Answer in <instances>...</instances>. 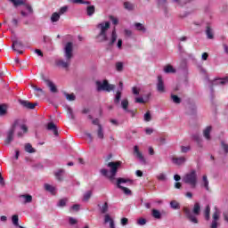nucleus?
<instances>
[{"label":"nucleus","mask_w":228,"mask_h":228,"mask_svg":"<svg viewBox=\"0 0 228 228\" xmlns=\"http://www.w3.org/2000/svg\"><path fill=\"white\" fill-rule=\"evenodd\" d=\"M108 168H110V170H108L107 168H102L100 170L102 175H103V177H107V179H109V181H110V183L112 184H115L117 188H122V184H127V183L129 184H133V183H134V181L131 178H126V177H118L117 178V174H118V169L122 168V161L120 160H116V161H111L109 162L107 164Z\"/></svg>","instance_id":"nucleus-1"},{"label":"nucleus","mask_w":228,"mask_h":228,"mask_svg":"<svg viewBox=\"0 0 228 228\" xmlns=\"http://www.w3.org/2000/svg\"><path fill=\"white\" fill-rule=\"evenodd\" d=\"M206 79L208 83V86L210 90V102L212 104H215V88L213 86H215V85H227L228 77H225L223 78L216 77L214 80H210L209 77H207Z\"/></svg>","instance_id":"nucleus-2"},{"label":"nucleus","mask_w":228,"mask_h":228,"mask_svg":"<svg viewBox=\"0 0 228 228\" xmlns=\"http://www.w3.org/2000/svg\"><path fill=\"white\" fill-rule=\"evenodd\" d=\"M186 218L191 222V224H199V218L200 215V203L196 202L192 208V211L189 208H185L184 210Z\"/></svg>","instance_id":"nucleus-3"},{"label":"nucleus","mask_w":228,"mask_h":228,"mask_svg":"<svg viewBox=\"0 0 228 228\" xmlns=\"http://www.w3.org/2000/svg\"><path fill=\"white\" fill-rule=\"evenodd\" d=\"M96 28L98 29H101L100 33L98 34V36L96 37V38H102L101 42H108V40H110V38L108 37V29H110V28H111V22H110L109 20L107 21H102L101 23H99Z\"/></svg>","instance_id":"nucleus-4"},{"label":"nucleus","mask_w":228,"mask_h":228,"mask_svg":"<svg viewBox=\"0 0 228 228\" xmlns=\"http://www.w3.org/2000/svg\"><path fill=\"white\" fill-rule=\"evenodd\" d=\"M183 183L185 184H190L191 188H197V183H199V178L197 176V171L195 169L191 170L183 177Z\"/></svg>","instance_id":"nucleus-5"},{"label":"nucleus","mask_w":228,"mask_h":228,"mask_svg":"<svg viewBox=\"0 0 228 228\" xmlns=\"http://www.w3.org/2000/svg\"><path fill=\"white\" fill-rule=\"evenodd\" d=\"M97 92H113L115 90V86L110 84L108 80H97L95 82Z\"/></svg>","instance_id":"nucleus-6"},{"label":"nucleus","mask_w":228,"mask_h":228,"mask_svg":"<svg viewBox=\"0 0 228 228\" xmlns=\"http://www.w3.org/2000/svg\"><path fill=\"white\" fill-rule=\"evenodd\" d=\"M74 56V43L69 41L64 46V58L67 61H70Z\"/></svg>","instance_id":"nucleus-7"},{"label":"nucleus","mask_w":228,"mask_h":228,"mask_svg":"<svg viewBox=\"0 0 228 228\" xmlns=\"http://www.w3.org/2000/svg\"><path fill=\"white\" fill-rule=\"evenodd\" d=\"M12 45H11V48L15 53H18V54H24V51L19 50V49H24V44H22L19 39H17V37H14L12 38Z\"/></svg>","instance_id":"nucleus-8"},{"label":"nucleus","mask_w":228,"mask_h":228,"mask_svg":"<svg viewBox=\"0 0 228 228\" xmlns=\"http://www.w3.org/2000/svg\"><path fill=\"white\" fill-rule=\"evenodd\" d=\"M9 3L13 4L14 8H19V6H25L27 8L28 13H33V7L29 5V4L26 3V0H8Z\"/></svg>","instance_id":"nucleus-9"},{"label":"nucleus","mask_w":228,"mask_h":228,"mask_svg":"<svg viewBox=\"0 0 228 228\" xmlns=\"http://www.w3.org/2000/svg\"><path fill=\"white\" fill-rule=\"evenodd\" d=\"M186 104L188 106V115L195 117V115H197V104L195 103V101H193L192 99H187Z\"/></svg>","instance_id":"nucleus-10"},{"label":"nucleus","mask_w":228,"mask_h":228,"mask_svg":"<svg viewBox=\"0 0 228 228\" xmlns=\"http://www.w3.org/2000/svg\"><path fill=\"white\" fill-rule=\"evenodd\" d=\"M19 124L18 120L14 121V124L12 126L11 129L7 132V137L4 141L6 145H10L13 142V134H15V126Z\"/></svg>","instance_id":"nucleus-11"},{"label":"nucleus","mask_w":228,"mask_h":228,"mask_svg":"<svg viewBox=\"0 0 228 228\" xmlns=\"http://www.w3.org/2000/svg\"><path fill=\"white\" fill-rule=\"evenodd\" d=\"M19 104L22 106V108H25V110H35L37 106H38V102L32 103L31 102L28 100H18Z\"/></svg>","instance_id":"nucleus-12"},{"label":"nucleus","mask_w":228,"mask_h":228,"mask_svg":"<svg viewBox=\"0 0 228 228\" xmlns=\"http://www.w3.org/2000/svg\"><path fill=\"white\" fill-rule=\"evenodd\" d=\"M122 90H124V83L119 82L118 90L114 95V103L120 104L122 99Z\"/></svg>","instance_id":"nucleus-13"},{"label":"nucleus","mask_w":228,"mask_h":228,"mask_svg":"<svg viewBox=\"0 0 228 228\" xmlns=\"http://www.w3.org/2000/svg\"><path fill=\"white\" fill-rule=\"evenodd\" d=\"M134 154H136L135 156L140 163H142V165H147V159H145V157L143 156L142 151H140V148L138 147V145L134 146Z\"/></svg>","instance_id":"nucleus-14"},{"label":"nucleus","mask_w":228,"mask_h":228,"mask_svg":"<svg viewBox=\"0 0 228 228\" xmlns=\"http://www.w3.org/2000/svg\"><path fill=\"white\" fill-rule=\"evenodd\" d=\"M46 129L47 131H53V135L58 138L60 136V133L58 132V126L54 124V122L50 121L46 124Z\"/></svg>","instance_id":"nucleus-15"},{"label":"nucleus","mask_w":228,"mask_h":228,"mask_svg":"<svg viewBox=\"0 0 228 228\" xmlns=\"http://www.w3.org/2000/svg\"><path fill=\"white\" fill-rule=\"evenodd\" d=\"M43 81L45 83L48 88H50V92L52 94L58 93V87L53 84V81H51L49 78H45V77H43Z\"/></svg>","instance_id":"nucleus-16"},{"label":"nucleus","mask_w":228,"mask_h":228,"mask_svg":"<svg viewBox=\"0 0 228 228\" xmlns=\"http://www.w3.org/2000/svg\"><path fill=\"white\" fill-rule=\"evenodd\" d=\"M157 92H159L160 94L165 93V81L163 80V77L161 75L158 76Z\"/></svg>","instance_id":"nucleus-17"},{"label":"nucleus","mask_w":228,"mask_h":228,"mask_svg":"<svg viewBox=\"0 0 228 228\" xmlns=\"http://www.w3.org/2000/svg\"><path fill=\"white\" fill-rule=\"evenodd\" d=\"M172 163L174 165H176L177 167H181L182 165H184L186 163V158L185 157H179V158H172L171 159Z\"/></svg>","instance_id":"nucleus-18"},{"label":"nucleus","mask_w":228,"mask_h":228,"mask_svg":"<svg viewBox=\"0 0 228 228\" xmlns=\"http://www.w3.org/2000/svg\"><path fill=\"white\" fill-rule=\"evenodd\" d=\"M191 140H193V142H195L198 145V147H200V149H202V147H204V144H202V138L200 137V134H193L191 135Z\"/></svg>","instance_id":"nucleus-19"},{"label":"nucleus","mask_w":228,"mask_h":228,"mask_svg":"<svg viewBox=\"0 0 228 228\" xmlns=\"http://www.w3.org/2000/svg\"><path fill=\"white\" fill-rule=\"evenodd\" d=\"M157 4L159 8H162L166 15L167 13H168V9L167 7V0H157Z\"/></svg>","instance_id":"nucleus-20"},{"label":"nucleus","mask_w":228,"mask_h":228,"mask_svg":"<svg viewBox=\"0 0 228 228\" xmlns=\"http://www.w3.org/2000/svg\"><path fill=\"white\" fill-rule=\"evenodd\" d=\"M117 30L113 29L111 32V36H110V40L108 44V47H113V45H115V42H117Z\"/></svg>","instance_id":"nucleus-21"},{"label":"nucleus","mask_w":228,"mask_h":228,"mask_svg":"<svg viewBox=\"0 0 228 228\" xmlns=\"http://www.w3.org/2000/svg\"><path fill=\"white\" fill-rule=\"evenodd\" d=\"M170 99L173 104H181L183 102V98L179 97V95L171 93Z\"/></svg>","instance_id":"nucleus-22"},{"label":"nucleus","mask_w":228,"mask_h":228,"mask_svg":"<svg viewBox=\"0 0 228 228\" xmlns=\"http://www.w3.org/2000/svg\"><path fill=\"white\" fill-rule=\"evenodd\" d=\"M44 188L45 191H48L51 195H56V188L50 183H45Z\"/></svg>","instance_id":"nucleus-23"},{"label":"nucleus","mask_w":228,"mask_h":228,"mask_svg":"<svg viewBox=\"0 0 228 228\" xmlns=\"http://www.w3.org/2000/svg\"><path fill=\"white\" fill-rule=\"evenodd\" d=\"M98 208H99L100 213H102V215H106V213L110 209V206L108 204V201H105L102 206H101V204H98Z\"/></svg>","instance_id":"nucleus-24"},{"label":"nucleus","mask_w":228,"mask_h":228,"mask_svg":"<svg viewBox=\"0 0 228 228\" xmlns=\"http://www.w3.org/2000/svg\"><path fill=\"white\" fill-rule=\"evenodd\" d=\"M151 216L153 218H155L156 220H161V218H163V214H161V211H159L156 208H153L151 210Z\"/></svg>","instance_id":"nucleus-25"},{"label":"nucleus","mask_w":228,"mask_h":228,"mask_svg":"<svg viewBox=\"0 0 228 228\" xmlns=\"http://www.w3.org/2000/svg\"><path fill=\"white\" fill-rule=\"evenodd\" d=\"M212 129H213V126H208L203 131V135L206 138V140H211V131H212Z\"/></svg>","instance_id":"nucleus-26"},{"label":"nucleus","mask_w":228,"mask_h":228,"mask_svg":"<svg viewBox=\"0 0 228 228\" xmlns=\"http://www.w3.org/2000/svg\"><path fill=\"white\" fill-rule=\"evenodd\" d=\"M67 202H69V199L62 198L59 200V201L56 204V207L60 208L61 209H63V208L67 207Z\"/></svg>","instance_id":"nucleus-27"},{"label":"nucleus","mask_w":228,"mask_h":228,"mask_svg":"<svg viewBox=\"0 0 228 228\" xmlns=\"http://www.w3.org/2000/svg\"><path fill=\"white\" fill-rule=\"evenodd\" d=\"M165 74H175L177 72V69L174 68V66L168 64L164 68Z\"/></svg>","instance_id":"nucleus-28"},{"label":"nucleus","mask_w":228,"mask_h":228,"mask_svg":"<svg viewBox=\"0 0 228 228\" xmlns=\"http://www.w3.org/2000/svg\"><path fill=\"white\" fill-rule=\"evenodd\" d=\"M205 33L208 40H213V38H215V33H213V28L210 27H207Z\"/></svg>","instance_id":"nucleus-29"},{"label":"nucleus","mask_w":228,"mask_h":228,"mask_svg":"<svg viewBox=\"0 0 228 228\" xmlns=\"http://www.w3.org/2000/svg\"><path fill=\"white\" fill-rule=\"evenodd\" d=\"M134 27L135 28L136 31H142V33H147V28H145V26H143V24L140 22H135L134 24Z\"/></svg>","instance_id":"nucleus-30"},{"label":"nucleus","mask_w":228,"mask_h":228,"mask_svg":"<svg viewBox=\"0 0 228 228\" xmlns=\"http://www.w3.org/2000/svg\"><path fill=\"white\" fill-rule=\"evenodd\" d=\"M210 215H211V207H209V205H207L204 211V216L207 222H209L211 218Z\"/></svg>","instance_id":"nucleus-31"},{"label":"nucleus","mask_w":228,"mask_h":228,"mask_svg":"<svg viewBox=\"0 0 228 228\" xmlns=\"http://www.w3.org/2000/svg\"><path fill=\"white\" fill-rule=\"evenodd\" d=\"M88 6L86 9V15L88 17H92V15H94V13H95V5H90L87 4Z\"/></svg>","instance_id":"nucleus-32"},{"label":"nucleus","mask_w":228,"mask_h":228,"mask_svg":"<svg viewBox=\"0 0 228 228\" xmlns=\"http://www.w3.org/2000/svg\"><path fill=\"white\" fill-rule=\"evenodd\" d=\"M94 194V191H87L84 193L83 195V202H88V200H90V199H92V195Z\"/></svg>","instance_id":"nucleus-33"},{"label":"nucleus","mask_w":228,"mask_h":228,"mask_svg":"<svg viewBox=\"0 0 228 228\" xmlns=\"http://www.w3.org/2000/svg\"><path fill=\"white\" fill-rule=\"evenodd\" d=\"M66 110H67L69 118H70L71 120H75L76 116L74 115V110L71 109V107L69 105H66Z\"/></svg>","instance_id":"nucleus-34"},{"label":"nucleus","mask_w":228,"mask_h":228,"mask_svg":"<svg viewBox=\"0 0 228 228\" xmlns=\"http://www.w3.org/2000/svg\"><path fill=\"white\" fill-rule=\"evenodd\" d=\"M55 65L57 67H61L62 69H69V61H65L63 60H59L58 61H56Z\"/></svg>","instance_id":"nucleus-35"},{"label":"nucleus","mask_w":228,"mask_h":228,"mask_svg":"<svg viewBox=\"0 0 228 228\" xmlns=\"http://www.w3.org/2000/svg\"><path fill=\"white\" fill-rule=\"evenodd\" d=\"M202 183H203V188H205L207 191H209V180H208V175H204L202 176Z\"/></svg>","instance_id":"nucleus-36"},{"label":"nucleus","mask_w":228,"mask_h":228,"mask_svg":"<svg viewBox=\"0 0 228 228\" xmlns=\"http://www.w3.org/2000/svg\"><path fill=\"white\" fill-rule=\"evenodd\" d=\"M63 174H65V169H59L58 171H56L54 173V175H55L57 181H60V182L63 181V178L61 177L63 175Z\"/></svg>","instance_id":"nucleus-37"},{"label":"nucleus","mask_w":228,"mask_h":228,"mask_svg":"<svg viewBox=\"0 0 228 228\" xmlns=\"http://www.w3.org/2000/svg\"><path fill=\"white\" fill-rule=\"evenodd\" d=\"M20 197H22V199H24L23 203L25 204H30V202H33V196H31L30 194H23Z\"/></svg>","instance_id":"nucleus-38"},{"label":"nucleus","mask_w":228,"mask_h":228,"mask_svg":"<svg viewBox=\"0 0 228 228\" xmlns=\"http://www.w3.org/2000/svg\"><path fill=\"white\" fill-rule=\"evenodd\" d=\"M182 72L185 77V81H188V65H186L185 61L182 64Z\"/></svg>","instance_id":"nucleus-39"},{"label":"nucleus","mask_w":228,"mask_h":228,"mask_svg":"<svg viewBox=\"0 0 228 228\" xmlns=\"http://www.w3.org/2000/svg\"><path fill=\"white\" fill-rule=\"evenodd\" d=\"M123 6L125 10H127V12H133V10H134V4L131 2H124Z\"/></svg>","instance_id":"nucleus-40"},{"label":"nucleus","mask_w":228,"mask_h":228,"mask_svg":"<svg viewBox=\"0 0 228 228\" xmlns=\"http://www.w3.org/2000/svg\"><path fill=\"white\" fill-rule=\"evenodd\" d=\"M25 151L28 152V154H33V153L37 152V150H35V148H33L31 143L28 142V143L25 144Z\"/></svg>","instance_id":"nucleus-41"},{"label":"nucleus","mask_w":228,"mask_h":228,"mask_svg":"<svg viewBox=\"0 0 228 228\" xmlns=\"http://www.w3.org/2000/svg\"><path fill=\"white\" fill-rule=\"evenodd\" d=\"M169 206L171 208V209H181V204H179V202L175 201V200H171L169 203Z\"/></svg>","instance_id":"nucleus-42"},{"label":"nucleus","mask_w":228,"mask_h":228,"mask_svg":"<svg viewBox=\"0 0 228 228\" xmlns=\"http://www.w3.org/2000/svg\"><path fill=\"white\" fill-rule=\"evenodd\" d=\"M8 113V107L6 104H0V117H4Z\"/></svg>","instance_id":"nucleus-43"},{"label":"nucleus","mask_w":228,"mask_h":228,"mask_svg":"<svg viewBox=\"0 0 228 228\" xmlns=\"http://www.w3.org/2000/svg\"><path fill=\"white\" fill-rule=\"evenodd\" d=\"M97 136L100 140H104V130L102 129V125H99Z\"/></svg>","instance_id":"nucleus-44"},{"label":"nucleus","mask_w":228,"mask_h":228,"mask_svg":"<svg viewBox=\"0 0 228 228\" xmlns=\"http://www.w3.org/2000/svg\"><path fill=\"white\" fill-rule=\"evenodd\" d=\"M60 17L61 16L58 12H53L51 16V22H58V20H60Z\"/></svg>","instance_id":"nucleus-45"},{"label":"nucleus","mask_w":228,"mask_h":228,"mask_svg":"<svg viewBox=\"0 0 228 228\" xmlns=\"http://www.w3.org/2000/svg\"><path fill=\"white\" fill-rule=\"evenodd\" d=\"M64 97H66L67 101L72 102V101H76V94H69L67 92L63 93Z\"/></svg>","instance_id":"nucleus-46"},{"label":"nucleus","mask_w":228,"mask_h":228,"mask_svg":"<svg viewBox=\"0 0 228 228\" xmlns=\"http://www.w3.org/2000/svg\"><path fill=\"white\" fill-rule=\"evenodd\" d=\"M121 108L124 110V111H127L129 110V101L127 99L121 101Z\"/></svg>","instance_id":"nucleus-47"},{"label":"nucleus","mask_w":228,"mask_h":228,"mask_svg":"<svg viewBox=\"0 0 228 228\" xmlns=\"http://www.w3.org/2000/svg\"><path fill=\"white\" fill-rule=\"evenodd\" d=\"M143 120L144 122H151L152 120V114L151 113V110H147L146 113H144Z\"/></svg>","instance_id":"nucleus-48"},{"label":"nucleus","mask_w":228,"mask_h":228,"mask_svg":"<svg viewBox=\"0 0 228 228\" xmlns=\"http://www.w3.org/2000/svg\"><path fill=\"white\" fill-rule=\"evenodd\" d=\"M118 190H121L125 195H133V191L127 187H118Z\"/></svg>","instance_id":"nucleus-49"},{"label":"nucleus","mask_w":228,"mask_h":228,"mask_svg":"<svg viewBox=\"0 0 228 228\" xmlns=\"http://www.w3.org/2000/svg\"><path fill=\"white\" fill-rule=\"evenodd\" d=\"M71 3L73 4H92V2L85 0H71Z\"/></svg>","instance_id":"nucleus-50"},{"label":"nucleus","mask_w":228,"mask_h":228,"mask_svg":"<svg viewBox=\"0 0 228 228\" xmlns=\"http://www.w3.org/2000/svg\"><path fill=\"white\" fill-rule=\"evenodd\" d=\"M116 70L117 72H122L124 70V62L122 61L116 62Z\"/></svg>","instance_id":"nucleus-51"},{"label":"nucleus","mask_w":228,"mask_h":228,"mask_svg":"<svg viewBox=\"0 0 228 228\" xmlns=\"http://www.w3.org/2000/svg\"><path fill=\"white\" fill-rule=\"evenodd\" d=\"M12 222L15 227H19V215H13L12 216Z\"/></svg>","instance_id":"nucleus-52"},{"label":"nucleus","mask_w":228,"mask_h":228,"mask_svg":"<svg viewBox=\"0 0 228 228\" xmlns=\"http://www.w3.org/2000/svg\"><path fill=\"white\" fill-rule=\"evenodd\" d=\"M69 12V5H64L62 7L60 8L59 12L61 15H64V13H67Z\"/></svg>","instance_id":"nucleus-53"},{"label":"nucleus","mask_w":228,"mask_h":228,"mask_svg":"<svg viewBox=\"0 0 228 228\" xmlns=\"http://www.w3.org/2000/svg\"><path fill=\"white\" fill-rule=\"evenodd\" d=\"M136 224L137 225L143 226L147 224V219L145 217H140L139 219H137Z\"/></svg>","instance_id":"nucleus-54"},{"label":"nucleus","mask_w":228,"mask_h":228,"mask_svg":"<svg viewBox=\"0 0 228 228\" xmlns=\"http://www.w3.org/2000/svg\"><path fill=\"white\" fill-rule=\"evenodd\" d=\"M221 147L224 151V153L228 154V144L225 142V141H221Z\"/></svg>","instance_id":"nucleus-55"},{"label":"nucleus","mask_w":228,"mask_h":228,"mask_svg":"<svg viewBox=\"0 0 228 228\" xmlns=\"http://www.w3.org/2000/svg\"><path fill=\"white\" fill-rule=\"evenodd\" d=\"M68 222L69 225H77V219H76L75 217L69 216L68 218Z\"/></svg>","instance_id":"nucleus-56"},{"label":"nucleus","mask_w":228,"mask_h":228,"mask_svg":"<svg viewBox=\"0 0 228 228\" xmlns=\"http://www.w3.org/2000/svg\"><path fill=\"white\" fill-rule=\"evenodd\" d=\"M220 220V214L218 213V210L216 209V211L213 214V220L212 222H218Z\"/></svg>","instance_id":"nucleus-57"},{"label":"nucleus","mask_w":228,"mask_h":228,"mask_svg":"<svg viewBox=\"0 0 228 228\" xmlns=\"http://www.w3.org/2000/svg\"><path fill=\"white\" fill-rule=\"evenodd\" d=\"M175 3H177L178 4H180V6H184V4H188V3H191V0H173Z\"/></svg>","instance_id":"nucleus-58"},{"label":"nucleus","mask_w":228,"mask_h":228,"mask_svg":"<svg viewBox=\"0 0 228 228\" xmlns=\"http://www.w3.org/2000/svg\"><path fill=\"white\" fill-rule=\"evenodd\" d=\"M190 151H191V146H181V152H183V154H186V152H190Z\"/></svg>","instance_id":"nucleus-59"},{"label":"nucleus","mask_w":228,"mask_h":228,"mask_svg":"<svg viewBox=\"0 0 228 228\" xmlns=\"http://www.w3.org/2000/svg\"><path fill=\"white\" fill-rule=\"evenodd\" d=\"M32 88L36 92H39V94H40L39 95H45V92L41 87H37V86H32Z\"/></svg>","instance_id":"nucleus-60"},{"label":"nucleus","mask_w":228,"mask_h":228,"mask_svg":"<svg viewBox=\"0 0 228 228\" xmlns=\"http://www.w3.org/2000/svg\"><path fill=\"white\" fill-rule=\"evenodd\" d=\"M32 51L35 53V54H37V56H39V58H44V52H42V50L40 49H32Z\"/></svg>","instance_id":"nucleus-61"},{"label":"nucleus","mask_w":228,"mask_h":228,"mask_svg":"<svg viewBox=\"0 0 228 228\" xmlns=\"http://www.w3.org/2000/svg\"><path fill=\"white\" fill-rule=\"evenodd\" d=\"M70 211H79L81 209V205L79 204H74L70 207Z\"/></svg>","instance_id":"nucleus-62"},{"label":"nucleus","mask_w":228,"mask_h":228,"mask_svg":"<svg viewBox=\"0 0 228 228\" xmlns=\"http://www.w3.org/2000/svg\"><path fill=\"white\" fill-rule=\"evenodd\" d=\"M157 179L159 181H167V175L164 173H160L159 175H157Z\"/></svg>","instance_id":"nucleus-63"},{"label":"nucleus","mask_w":228,"mask_h":228,"mask_svg":"<svg viewBox=\"0 0 228 228\" xmlns=\"http://www.w3.org/2000/svg\"><path fill=\"white\" fill-rule=\"evenodd\" d=\"M110 20H111L113 26L118 25V19L114 16H110Z\"/></svg>","instance_id":"nucleus-64"}]
</instances>
